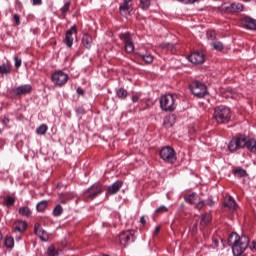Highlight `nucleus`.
Segmentation results:
<instances>
[{
    "instance_id": "42",
    "label": "nucleus",
    "mask_w": 256,
    "mask_h": 256,
    "mask_svg": "<svg viewBox=\"0 0 256 256\" xmlns=\"http://www.w3.org/2000/svg\"><path fill=\"white\" fill-rule=\"evenodd\" d=\"M76 113H78V115H85V108H83V106L76 107Z\"/></svg>"
},
{
    "instance_id": "52",
    "label": "nucleus",
    "mask_w": 256,
    "mask_h": 256,
    "mask_svg": "<svg viewBox=\"0 0 256 256\" xmlns=\"http://www.w3.org/2000/svg\"><path fill=\"white\" fill-rule=\"evenodd\" d=\"M159 231H161V226H157L155 228V231H154L153 235H157L159 233Z\"/></svg>"
},
{
    "instance_id": "20",
    "label": "nucleus",
    "mask_w": 256,
    "mask_h": 256,
    "mask_svg": "<svg viewBox=\"0 0 256 256\" xmlns=\"http://www.w3.org/2000/svg\"><path fill=\"white\" fill-rule=\"evenodd\" d=\"M82 43L86 47V49H91V43H93V37H91V34H83Z\"/></svg>"
},
{
    "instance_id": "28",
    "label": "nucleus",
    "mask_w": 256,
    "mask_h": 256,
    "mask_svg": "<svg viewBox=\"0 0 256 256\" xmlns=\"http://www.w3.org/2000/svg\"><path fill=\"white\" fill-rule=\"evenodd\" d=\"M140 9H143V11H147L149 7H151V0H139Z\"/></svg>"
},
{
    "instance_id": "43",
    "label": "nucleus",
    "mask_w": 256,
    "mask_h": 256,
    "mask_svg": "<svg viewBox=\"0 0 256 256\" xmlns=\"http://www.w3.org/2000/svg\"><path fill=\"white\" fill-rule=\"evenodd\" d=\"M205 205H208V207H213L215 205V202L213 201V198L209 197L206 200Z\"/></svg>"
},
{
    "instance_id": "50",
    "label": "nucleus",
    "mask_w": 256,
    "mask_h": 256,
    "mask_svg": "<svg viewBox=\"0 0 256 256\" xmlns=\"http://www.w3.org/2000/svg\"><path fill=\"white\" fill-rule=\"evenodd\" d=\"M140 223H141V225H147V220L145 219V216H142L140 218Z\"/></svg>"
},
{
    "instance_id": "46",
    "label": "nucleus",
    "mask_w": 256,
    "mask_h": 256,
    "mask_svg": "<svg viewBox=\"0 0 256 256\" xmlns=\"http://www.w3.org/2000/svg\"><path fill=\"white\" fill-rule=\"evenodd\" d=\"M76 93H78V95H81L83 97V95H85V90H83V88L78 87L76 89Z\"/></svg>"
},
{
    "instance_id": "5",
    "label": "nucleus",
    "mask_w": 256,
    "mask_h": 256,
    "mask_svg": "<svg viewBox=\"0 0 256 256\" xmlns=\"http://www.w3.org/2000/svg\"><path fill=\"white\" fill-rule=\"evenodd\" d=\"M160 107L162 111L173 112L176 109L177 105L175 104V97L173 94H166L160 98Z\"/></svg>"
},
{
    "instance_id": "21",
    "label": "nucleus",
    "mask_w": 256,
    "mask_h": 256,
    "mask_svg": "<svg viewBox=\"0 0 256 256\" xmlns=\"http://www.w3.org/2000/svg\"><path fill=\"white\" fill-rule=\"evenodd\" d=\"M77 38V34L74 33H66L64 43H66L67 47H73V41Z\"/></svg>"
},
{
    "instance_id": "36",
    "label": "nucleus",
    "mask_w": 256,
    "mask_h": 256,
    "mask_svg": "<svg viewBox=\"0 0 256 256\" xmlns=\"http://www.w3.org/2000/svg\"><path fill=\"white\" fill-rule=\"evenodd\" d=\"M71 7V3L66 2L64 4V6L61 8V15L63 17H65V15H67V13H69V8Z\"/></svg>"
},
{
    "instance_id": "53",
    "label": "nucleus",
    "mask_w": 256,
    "mask_h": 256,
    "mask_svg": "<svg viewBox=\"0 0 256 256\" xmlns=\"http://www.w3.org/2000/svg\"><path fill=\"white\" fill-rule=\"evenodd\" d=\"M61 203L65 204V203H67V200H61Z\"/></svg>"
},
{
    "instance_id": "38",
    "label": "nucleus",
    "mask_w": 256,
    "mask_h": 256,
    "mask_svg": "<svg viewBox=\"0 0 256 256\" xmlns=\"http://www.w3.org/2000/svg\"><path fill=\"white\" fill-rule=\"evenodd\" d=\"M47 253L49 256H57V250H55V247L53 246L48 248Z\"/></svg>"
},
{
    "instance_id": "8",
    "label": "nucleus",
    "mask_w": 256,
    "mask_h": 256,
    "mask_svg": "<svg viewBox=\"0 0 256 256\" xmlns=\"http://www.w3.org/2000/svg\"><path fill=\"white\" fill-rule=\"evenodd\" d=\"M135 0H122L119 4V13L122 17H129L133 11V3Z\"/></svg>"
},
{
    "instance_id": "30",
    "label": "nucleus",
    "mask_w": 256,
    "mask_h": 256,
    "mask_svg": "<svg viewBox=\"0 0 256 256\" xmlns=\"http://www.w3.org/2000/svg\"><path fill=\"white\" fill-rule=\"evenodd\" d=\"M211 45H212V47H213V49L215 50V51H223V49H225V46L223 45V43H221V42H219V41H213L212 43H211Z\"/></svg>"
},
{
    "instance_id": "13",
    "label": "nucleus",
    "mask_w": 256,
    "mask_h": 256,
    "mask_svg": "<svg viewBox=\"0 0 256 256\" xmlns=\"http://www.w3.org/2000/svg\"><path fill=\"white\" fill-rule=\"evenodd\" d=\"M240 21L244 29H248V31H256V19L244 16Z\"/></svg>"
},
{
    "instance_id": "37",
    "label": "nucleus",
    "mask_w": 256,
    "mask_h": 256,
    "mask_svg": "<svg viewBox=\"0 0 256 256\" xmlns=\"http://www.w3.org/2000/svg\"><path fill=\"white\" fill-rule=\"evenodd\" d=\"M169 212V208H167V206H160L155 210V213L157 215H161L163 213H168Z\"/></svg>"
},
{
    "instance_id": "19",
    "label": "nucleus",
    "mask_w": 256,
    "mask_h": 256,
    "mask_svg": "<svg viewBox=\"0 0 256 256\" xmlns=\"http://www.w3.org/2000/svg\"><path fill=\"white\" fill-rule=\"evenodd\" d=\"M224 207H227L231 211H235L237 209V202H235V199L230 196L224 201Z\"/></svg>"
},
{
    "instance_id": "51",
    "label": "nucleus",
    "mask_w": 256,
    "mask_h": 256,
    "mask_svg": "<svg viewBox=\"0 0 256 256\" xmlns=\"http://www.w3.org/2000/svg\"><path fill=\"white\" fill-rule=\"evenodd\" d=\"M132 101L133 103H137V101H139V96L137 95L132 96Z\"/></svg>"
},
{
    "instance_id": "2",
    "label": "nucleus",
    "mask_w": 256,
    "mask_h": 256,
    "mask_svg": "<svg viewBox=\"0 0 256 256\" xmlns=\"http://www.w3.org/2000/svg\"><path fill=\"white\" fill-rule=\"evenodd\" d=\"M228 243L232 247L233 255L240 256L243 255L247 247H249V237L245 235L239 236L237 233L233 232L228 238Z\"/></svg>"
},
{
    "instance_id": "16",
    "label": "nucleus",
    "mask_w": 256,
    "mask_h": 256,
    "mask_svg": "<svg viewBox=\"0 0 256 256\" xmlns=\"http://www.w3.org/2000/svg\"><path fill=\"white\" fill-rule=\"evenodd\" d=\"M34 233L37 235L42 241H48L49 235L43 228L41 227V224H35L34 226Z\"/></svg>"
},
{
    "instance_id": "6",
    "label": "nucleus",
    "mask_w": 256,
    "mask_h": 256,
    "mask_svg": "<svg viewBox=\"0 0 256 256\" xmlns=\"http://www.w3.org/2000/svg\"><path fill=\"white\" fill-rule=\"evenodd\" d=\"M160 158L165 161V163H175L177 161V154L175 153V149L171 148V146L163 147L159 152Z\"/></svg>"
},
{
    "instance_id": "48",
    "label": "nucleus",
    "mask_w": 256,
    "mask_h": 256,
    "mask_svg": "<svg viewBox=\"0 0 256 256\" xmlns=\"http://www.w3.org/2000/svg\"><path fill=\"white\" fill-rule=\"evenodd\" d=\"M216 35L215 34H212V33H209V34H207V39H211L212 41H216L215 39H216Z\"/></svg>"
},
{
    "instance_id": "9",
    "label": "nucleus",
    "mask_w": 256,
    "mask_h": 256,
    "mask_svg": "<svg viewBox=\"0 0 256 256\" xmlns=\"http://www.w3.org/2000/svg\"><path fill=\"white\" fill-rule=\"evenodd\" d=\"M51 80L54 85L58 87H63L69 81V75L65 74V72L58 70L51 75Z\"/></svg>"
},
{
    "instance_id": "17",
    "label": "nucleus",
    "mask_w": 256,
    "mask_h": 256,
    "mask_svg": "<svg viewBox=\"0 0 256 256\" xmlns=\"http://www.w3.org/2000/svg\"><path fill=\"white\" fill-rule=\"evenodd\" d=\"M245 9V6L239 2H233L229 6L226 7V11L228 13H241Z\"/></svg>"
},
{
    "instance_id": "45",
    "label": "nucleus",
    "mask_w": 256,
    "mask_h": 256,
    "mask_svg": "<svg viewBox=\"0 0 256 256\" xmlns=\"http://www.w3.org/2000/svg\"><path fill=\"white\" fill-rule=\"evenodd\" d=\"M66 33H77V25L71 26V28L68 29Z\"/></svg>"
},
{
    "instance_id": "49",
    "label": "nucleus",
    "mask_w": 256,
    "mask_h": 256,
    "mask_svg": "<svg viewBox=\"0 0 256 256\" xmlns=\"http://www.w3.org/2000/svg\"><path fill=\"white\" fill-rule=\"evenodd\" d=\"M9 118L5 117L3 120H2V124L5 125V127H7V125H9Z\"/></svg>"
},
{
    "instance_id": "35",
    "label": "nucleus",
    "mask_w": 256,
    "mask_h": 256,
    "mask_svg": "<svg viewBox=\"0 0 256 256\" xmlns=\"http://www.w3.org/2000/svg\"><path fill=\"white\" fill-rule=\"evenodd\" d=\"M209 223H211V215L207 213L202 215L200 225H209Z\"/></svg>"
},
{
    "instance_id": "25",
    "label": "nucleus",
    "mask_w": 256,
    "mask_h": 256,
    "mask_svg": "<svg viewBox=\"0 0 256 256\" xmlns=\"http://www.w3.org/2000/svg\"><path fill=\"white\" fill-rule=\"evenodd\" d=\"M11 73V65L10 64H2L0 65V75H9Z\"/></svg>"
},
{
    "instance_id": "33",
    "label": "nucleus",
    "mask_w": 256,
    "mask_h": 256,
    "mask_svg": "<svg viewBox=\"0 0 256 256\" xmlns=\"http://www.w3.org/2000/svg\"><path fill=\"white\" fill-rule=\"evenodd\" d=\"M61 215H63V207L61 206V204H58L53 210V216L61 217Z\"/></svg>"
},
{
    "instance_id": "32",
    "label": "nucleus",
    "mask_w": 256,
    "mask_h": 256,
    "mask_svg": "<svg viewBox=\"0 0 256 256\" xmlns=\"http://www.w3.org/2000/svg\"><path fill=\"white\" fill-rule=\"evenodd\" d=\"M4 245H5V247H7L8 249H11V248H13L14 245H15V240L13 239V237L8 236V237H6V239H5Z\"/></svg>"
},
{
    "instance_id": "24",
    "label": "nucleus",
    "mask_w": 256,
    "mask_h": 256,
    "mask_svg": "<svg viewBox=\"0 0 256 256\" xmlns=\"http://www.w3.org/2000/svg\"><path fill=\"white\" fill-rule=\"evenodd\" d=\"M139 57L142 61L147 63V65H151V63H153V60L155 59L151 54H140Z\"/></svg>"
},
{
    "instance_id": "29",
    "label": "nucleus",
    "mask_w": 256,
    "mask_h": 256,
    "mask_svg": "<svg viewBox=\"0 0 256 256\" xmlns=\"http://www.w3.org/2000/svg\"><path fill=\"white\" fill-rule=\"evenodd\" d=\"M116 95L119 99H127V95H129V93L125 88H120L117 90Z\"/></svg>"
},
{
    "instance_id": "23",
    "label": "nucleus",
    "mask_w": 256,
    "mask_h": 256,
    "mask_svg": "<svg viewBox=\"0 0 256 256\" xmlns=\"http://www.w3.org/2000/svg\"><path fill=\"white\" fill-rule=\"evenodd\" d=\"M19 215L22 217H31V209L27 206L20 207L18 210Z\"/></svg>"
},
{
    "instance_id": "12",
    "label": "nucleus",
    "mask_w": 256,
    "mask_h": 256,
    "mask_svg": "<svg viewBox=\"0 0 256 256\" xmlns=\"http://www.w3.org/2000/svg\"><path fill=\"white\" fill-rule=\"evenodd\" d=\"M120 39L125 43L126 53H133L135 51V44L130 33L120 34Z\"/></svg>"
},
{
    "instance_id": "22",
    "label": "nucleus",
    "mask_w": 256,
    "mask_h": 256,
    "mask_svg": "<svg viewBox=\"0 0 256 256\" xmlns=\"http://www.w3.org/2000/svg\"><path fill=\"white\" fill-rule=\"evenodd\" d=\"M234 177H247V171L241 167L234 168L232 170Z\"/></svg>"
},
{
    "instance_id": "10",
    "label": "nucleus",
    "mask_w": 256,
    "mask_h": 256,
    "mask_svg": "<svg viewBox=\"0 0 256 256\" xmlns=\"http://www.w3.org/2000/svg\"><path fill=\"white\" fill-rule=\"evenodd\" d=\"M120 244L126 247L130 243H135V231L126 230L119 234Z\"/></svg>"
},
{
    "instance_id": "14",
    "label": "nucleus",
    "mask_w": 256,
    "mask_h": 256,
    "mask_svg": "<svg viewBox=\"0 0 256 256\" xmlns=\"http://www.w3.org/2000/svg\"><path fill=\"white\" fill-rule=\"evenodd\" d=\"M188 61L194 65H201L205 63V55L202 52H193L188 56Z\"/></svg>"
},
{
    "instance_id": "3",
    "label": "nucleus",
    "mask_w": 256,
    "mask_h": 256,
    "mask_svg": "<svg viewBox=\"0 0 256 256\" xmlns=\"http://www.w3.org/2000/svg\"><path fill=\"white\" fill-rule=\"evenodd\" d=\"M213 119L219 125H225L231 121V109L227 106L220 105L214 108Z\"/></svg>"
},
{
    "instance_id": "41",
    "label": "nucleus",
    "mask_w": 256,
    "mask_h": 256,
    "mask_svg": "<svg viewBox=\"0 0 256 256\" xmlns=\"http://www.w3.org/2000/svg\"><path fill=\"white\" fill-rule=\"evenodd\" d=\"M203 207H205V200H201L196 204V209H198V211H201Z\"/></svg>"
},
{
    "instance_id": "27",
    "label": "nucleus",
    "mask_w": 256,
    "mask_h": 256,
    "mask_svg": "<svg viewBox=\"0 0 256 256\" xmlns=\"http://www.w3.org/2000/svg\"><path fill=\"white\" fill-rule=\"evenodd\" d=\"M36 209L39 213H43L47 209V200H42L36 205Z\"/></svg>"
},
{
    "instance_id": "26",
    "label": "nucleus",
    "mask_w": 256,
    "mask_h": 256,
    "mask_svg": "<svg viewBox=\"0 0 256 256\" xmlns=\"http://www.w3.org/2000/svg\"><path fill=\"white\" fill-rule=\"evenodd\" d=\"M186 203H189L190 205H195V201H197V194L192 193L188 196H185Z\"/></svg>"
},
{
    "instance_id": "18",
    "label": "nucleus",
    "mask_w": 256,
    "mask_h": 256,
    "mask_svg": "<svg viewBox=\"0 0 256 256\" xmlns=\"http://www.w3.org/2000/svg\"><path fill=\"white\" fill-rule=\"evenodd\" d=\"M14 231H18V233H25V231H27V222L25 220H15Z\"/></svg>"
},
{
    "instance_id": "40",
    "label": "nucleus",
    "mask_w": 256,
    "mask_h": 256,
    "mask_svg": "<svg viewBox=\"0 0 256 256\" xmlns=\"http://www.w3.org/2000/svg\"><path fill=\"white\" fill-rule=\"evenodd\" d=\"M14 61H15V67H16V69H19V67H21V63H22L21 58H19V56H15V57H14Z\"/></svg>"
},
{
    "instance_id": "7",
    "label": "nucleus",
    "mask_w": 256,
    "mask_h": 256,
    "mask_svg": "<svg viewBox=\"0 0 256 256\" xmlns=\"http://www.w3.org/2000/svg\"><path fill=\"white\" fill-rule=\"evenodd\" d=\"M103 193V185L94 184L84 192L85 201H93L96 197H99Z\"/></svg>"
},
{
    "instance_id": "11",
    "label": "nucleus",
    "mask_w": 256,
    "mask_h": 256,
    "mask_svg": "<svg viewBox=\"0 0 256 256\" xmlns=\"http://www.w3.org/2000/svg\"><path fill=\"white\" fill-rule=\"evenodd\" d=\"M33 91V87L30 84L18 86L10 91L13 97H23V95H29Z\"/></svg>"
},
{
    "instance_id": "44",
    "label": "nucleus",
    "mask_w": 256,
    "mask_h": 256,
    "mask_svg": "<svg viewBox=\"0 0 256 256\" xmlns=\"http://www.w3.org/2000/svg\"><path fill=\"white\" fill-rule=\"evenodd\" d=\"M161 49H173V45L169 43H162L160 44Z\"/></svg>"
},
{
    "instance_id": "1",
    "label": "nucleus",
    "mask_w": 256,
    "mask_h": 256,
    "mask_svg": "<svg viewBox=\"0 0 256 256\" xmlns=\"http://www.w3.org/2000/svg\"><path fill=\"white\" fill-rule=\"evenodd\" d=\"M250 151V153H256V140L249 139L243 134L235 136L228 144V149L231 153L237 151L238 149L245 148Z\"/></svg>"
},
{
    "instance_id": "31",
    "label": "nucleus",
    "mask_w": 256,
    "mask_h": 256,
    "mask_svg": "<svg viewBox=\"0 0 256 256\" xmlns=\"http://www.w3.org/2000/svg\"><path fill=\"white\" fill-rule=\"evenodd\" d=\"M4 205L6 207H13L15 205V198H13L11 196H6L4 198Z\"/></svg>"
},
{
    "instance_id": "4",
    "label": "nucleus",
    "mask_w": 256,
    "mask_h": 256,
    "mask_svg": "<svg viewBox=\"0 0 256 256\" xmlns=\"http://www.w3.org/2000/svg\"><path fill=\"white\" fill-rule=\"evenodd\" d=\"M190 91L192 95L198 99H203L206 97V95H209L205 83L199 81H194L190 84Z\"/></svg>"
},
{
    "instance_id": "39",
    "label": "nucleus",
    "mask_w": 256,
    "mask_h": 256,
    "mask_svg": "<svg viewBox=\"0 0 256 256\" xmlns=\"http://www.w3.org/2000/svg\"><path fill=\"white\" fill-rule=\"evenodd\" d=\"M13 21H14L15 25H21V16H19V14H14Z\"/></svg>"
},
{
    "instance_id": "54",
    "label": "nucleus",
    "mask_w": 256,
    "mask_h": 256,
    "mask_svg": "<svg viewBox=\"0 0 256 256\" xmlns=\"http://www.w3.org/2000/svg\"><path fill=\"white\" fill-rule=\"evenodd\" d=\"M1 133H3V130L0 128V135H1Z\"/></svg>"
},
{
    "instance_id": "34",
    "label": "nucleus",
    "mask_w": 256,
    "mask_h": 256,
    "mask_svg": "<svg viewBox=\"0 0 256 256\" xmlns=\"http://www.w3.org/2000/svg\"><path fill=\"white\" fill-rule=\"evenodd\" d=\"M48 129H49V127H47L46 124H42L36 129V133H37V135H45V133H47Z\"/></svg>"
},
{
    "instance_id": "47",
    "label": "nucleus",
    "mask_w": 256,
    "mask_h": 256,
    "mask_svg": "<svg viewBox=\"0 0 256 256\" xmlns=\"http://www.w3.org/2000/svg\"><path fill=\"white\" fill-rule=\"evenodd\" d=\"M32 5L34 6L43 5V0H32Z\"/></svg>"
},
{
    "instance_id": "15",
    "label": "nucleus",
    "mask_w": 256,
    "mask_h": 256,
    "mask_svg": "<svg viewBox=\"0 0 256 256\" xmlns=\"http://www.w3.org/2000/svg\"><path fill=\"white\" fill-rule=\"evenodd\" d=\"M121 187H123V181L117 180L112 185L108 186L106 195H117V193L121 191Z\"/></svg>"
}]
</instances>
